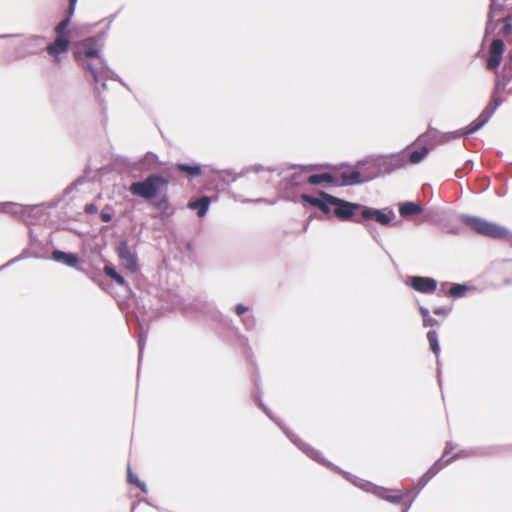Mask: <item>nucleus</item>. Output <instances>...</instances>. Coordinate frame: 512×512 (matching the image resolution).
<instances>
[{"label":"nucleus","mask_w":512,"mask_h":512,"mask_svg":"<svg viewBox=\"0 0 512 512\" xmlns=\"http://www.w3.org/2000/svg\"><path fill=\"white\" fill-rule=\"evenodd\" d=\"M473 169V161L467 160L463 164L461 168L456 169L455 175L458 178H462L466 173L470 172Z\"/></svg>","instance_id":"48"},{"label":"nucleus","mask_w":512,"mask_h":512,"mask_svg":"<svg viewBox=\"0 0 512 512\" xmlns=\"http://www.w3.org/2000/svg\"><path fill=\"white\" fill-rule=\"evenodd\" d=\"M55 39L71 45V31L55 32Z\"/></svg>","instance_id":"54"},{"label":"nucleus","mask_w":512,"mask_h":512,"mask_svg":"<svg viewBox=\"0 0 512 512\" xmlns=\"http://www.w3.org/2000/svg\"><path fill=\"white\" fill-rule=\"evenodd\" d=\"M97 59H99L101 65H102V68L105 70V72H108L111 74V71H113V70L109 67L107 60L105 59V57L103 56L102 53L100 54V57H98Z\"/></svg>","instance_id":"63"},{"label":"nucleus","mask_w":512,"mask_h":512,"mask_svg":"<svg viewBox=\"0 0 512 512\" xmlns=\"http://www.w3.org/2000/svg\"><path fill=\"white\" fill-rule=\"evenodd\" d=\"M406 284L416 292L432 294L437 290L438 282L429 276L415 275L409 277Z\"/></svg>","instance_id":"16"},{"label":"nucleus","mask_w":512,"mask_h":512,"mask_svg":"<svg viewBox=\"0 0 512 512\" xmlns=\"http://www.w3.org/2000/svg\"><path fill=\"white\" fill-rule=\"evenodd\" d=\"M70 49V45L62 42L60 39L57 40L54 38L53 42L47 45L46 51L47 53L53 57L55 62L60 61V55L67 53Z\"/></svg>","instance_id":"28"},{"label":"nucleus","mask_w":512,"mask_h":512,"mask_svg":"<svg viewBox=\"0 0 512 512\" xmlns=\"http://www.w3.org/2000/svg\"><path fill=\"white\" fill-rule=\"evenodd\" d=\"M115 161L124 165L131 171H139L141 173L156 170L159 164L158 156L151 151H148L144 156L135 160L117 155Z\"/></svg>","instance_id":"10"},{"label":"nucleus","mask_w":512,"mask_h":512,"mask_svg":"<svg viewBox=\"0 0 512 512\" xmlns=\"http://www.w3.org/2000/svg\"><path fill=\"white\" fill-rule=\"evenodd\" d=\"M364 227L366 228L370 236L373 238V240L383 248L382 241L377 228L372 226L371 224H367V226Z\"/></svg>","instance_id":"49"},{"label":"nucleus","mask_w":512,"mask_h":512,"mask_svg":"<svg viewBox=\"0 0 512 512\" xmlns=\"http://www.w3.org/2000/svg\"><path fill=\"white\" fill-rule=\"evenodd\" d=\"M490 120V117L481 111V113L478 115L476 119H474L470 124H468L466 128V134L471 135L478 130H480L482 127H484Z\"/></svg>","instance_id":"30"},{"label":"nucleus","mask_w":512,"mask_h":512,"mask_svg":"<svg viewBox=\"0 0 512 512\" xmlns=\"http://www.w3.org/2000/svg\"><path fill=\"white\" fill-rule=\"evenodd\" d=\"M422 322L424 327H435L440 325V322L431 315L422 320Z\"/></svg>","instance_id":"59"},{"label":"nucleus","mask_w":512,"mask_h":512,"mask_svg":"<svg viewBox=\"0 0 512 512\" xmlns=\"http://www.w3.org/2000/svg\"><path fill=\"white\" fill-rule=\"evenodd\" d=\"M300 167H301L302 172H307V171H312V170L322 168V167H330V165L329 164H309V165L300 166Z\"/></svg>","instance_id":"60"},{"label":"nucleus","mask_w":512,"mask_h":512,"mask_svg":"<svg viewBox=\"0 0 512 512\" xmlns=\"http://www.w3.org/2000/svg\"><path fill=\"white\" fill-rule=\"evenodd\" d=\"M467 136H469V135L466 134V128L464 127V128H461V129H458L455 131L442 132V135H440L439 141H440V143H446L453 139H459V138L467 137Z\"/></svg>","instance_id":"39"},{"label":"nucleus","mask_w":512,"mask_h":512,"mask_svg":"<svg viewBox=\"0 0 512 512\" xmlns=\"http://www.w3.org/2000/svg\"><path fill=\"white\" fill-rule=\"evenodd\" d=\"M49 245L53 246L52 238H50L47 243H43L38 239L36 235H34L32 229H30L29 247L25 248L19 256L9 260L7 263L2 265L0 270L28 257H33L36 259H50L51 256H49Z\"/></svg>","instance_id":"9"},{"label":"nucleus","mask_w":512,"mask_h":512,"mask_svg":"<svg viewBox=\"0 0 512 512\" xmlns=\"http://www.w3.org/2000/svg\"><path fill=\"white\" fill-rule=\"evenodd\" d=\"M84 211L87 214H95L98 212V207L95 203H87L84 207Z\"/></svg>","instance_id":"61"},{"label":"nucleus","mask_w":512,"mask_h":512,"mask_svg":"<svg viewBox=\"0 0 512 512\" xmlns=\"http://www.w3.org/2000/svg\"><path fill=\"white\" fill-rule=\"evenodd\" d=\"M470 456H473L472 448L460 450L459 452L455 453L452 457L448 458L447 460H450V463H451L453 460L464 458V457H470Z\"/></svg>","instance_id":"51"},{"label":"nucleus","mask_w":512,"mask_h":512,"mask_svg":"<svg viewBox=\"0 0 512 512\" xmlns=\"http://www.w3.org/2000/svg\"><path fill=\"white\" fill-rule=\"evenodd\" d=\"M116 252L122 266L130 273H136L139 270L138 255L136 252H132L128 241L122 239L119 241Z\"/></svg>","instance_id":"12"},{"label":"nucleus","mask_w":512,"mask_h":512,"mask_svg":"<svg viewBox=\"0 0 512 512\" xmlns=\"http://www.w3.org/2000/svg\"><path fill=\"white\" fill-rule=\"evenodd\" d=\"M175 169L182 174H185L188 178L193 179L202 174V165L199 163H175Z\"/></svg>","instance_id":"27"},{"label":"nucleus","mask_w":512,"mask_h":512,"mask_svg":"<svg viewBox=\"0 0 512 512\" xmlns=\"http://www.w3.org/2000/svg\"><path fill=\"white\" fill-rule=\"evenodd\" d=\"M489 11L487 15H494V17L505 9L504 3H499L497 0H490Z\"/></svg>","instance_id":"46"},{"label":"nucleus","mask_w":512,"mask_h":512,"mask_svg":"<svg viewBox=\"0 0 512 512\" xmlns=\"http://www.w3.org/2000/svg\"><path fill=\"white\" fill-rule=\"evenodd\" d=\"M508 82L509 78L505 76L502 78L497 77L492 93L495 95H500L505 90Z\"/></svg>","instance_id":"43"},{"label":"nucleus","mask_w":512,"mask_h":512,"mask_svg":"<svg viewBox=\"0 0 512 512\" xmlns=\"http://www.w3.org/2000/svg\"><path fill=\"white\" fill-rule=\"evenodd\" d=\"M83 69L90 72L94 84H98V82L101 80L102 75L101 73L95 68V66L87 61L85 58H82L81 61H76Z\"/></svg>","instance_id":"37"},{"label":"nucleus","mask_w":512,"mask_h":512,"mask_svg":"<svg viewBox=\"0 0 512 512\" xmlns=\"http://www.w3.org/2000/svg\"><path fill=\"white\" fill-rule=\"evenodd\" d=\"M416 491L415 493L412 495V497L405 501V499L400 503L401 504V512H409L413 502L415 501L417 495L419 494L418 492V488H415Z\"/></svg>","instance_id":"50"},{"label":"nucleus","mask_w":512,"mask_h":512,"mask_svg":"<svg viewBox=\"0 0 512 512\" xmlns=\"http://www.w3.org/2000/svg\"><path fill=\"white\" fill-rule=\"evenodd\" d=\"M241 321L247 331H252L256 327V319L253 314H247L241 317Z\"/></svg>","instance_id":"44"},{"label":"nucleus","mask_w":512,"mask_h":512,"mask_svg":"<svg viewBox=\"0 0 512 512\" xmlns=\"http://www.w3.org/2000/svg\"><path fill=\"white\" fill-rule=\"evenodd\" d=\"M169 183V178L158 173H150L144 179L132 182L129 192L135 197L152 201L167 190Z\"/></svg>","instance_id":"4"},{"label":"nucleus","mask_w":512,"mask_h":512,"mask_svg":"<svg viewBox=\"0 0 512 512\" xmlns=\"http://www.w3.org/2000/svg\"><path fill=\"white\" fill-rule=\"evenodd\" d=\"M351 480L348 478H344L346 481L353 484L355 487L361 489L364 492L373 494L380 499H383L392 504H400L408 495L413 494L414 488H409L406 490L401 489H389L383 486H379L374 484L371 481L362 479L354 474Z\"/></svg>","instance_id":"5"},{"label":"nucleus","mask_w":512,"mask_h":512,"mask_svg":"<svg viewBox=\"0 0 512 512\" xmlns=\"http://www.w3.org/2000/svg\"><path fill=\"white\" fill-rule=\"evenodd\" d=\"M377 164V155H372L357 161L356 165L354 166L347 162L341 163L340 168H347V180L345 183L349 184V186H354L372 181L376 178H380L381 173Z\"/></svg>","instance_id":"3"},{"label":"nucleus","mask_w":512,"mask_h":512,"mask_svg":"<svg viewBox=\"0 0 512 512\" xmlns=\"http://www.w3.org/2000/svg\"><path fill=\"white\" fill-rule=\"evenodd\" d=\"M426 336L429 343V349L433 354H435L436 362L439 364V354L441 351V347L439 343L438 333L436 330H429Z\"/></svg>","instance_id":"33"},{"label":"nucleus","mask_w":512,"mask_h":512,"mask_svg":"<svg viewBox=\"0 0 512 512\" xmlns=\"http://www.w3.org/2000/svg\"><path fill=\"white\" fill-rule=\"evenodd\" d=\"M271 421H273L286 435V437L299 449L301 450L306 456H308L310 459L314 460L315 462L323 465L324 467L338 473L343 478L352 479L354 478L352 476V473L349 471H346L339 467L338 465L334 464L333 462L325 459L322 456V453L312 447L311 445L305 443L300 437H298L292 430H290L288 427H286L282 421L276 417L273 412L268 408V410L262 411Z\"/></svg>","instance_id":"1"},{"label":"nucleus","mask_w":512,"mask_h":512,"mask_svg":"<svg viewBox=\"0 0 512 512\" xmlns=\"http://www.w3.org/2000/svg\"><path fill=\"white\" fill-rule=\"evenodd\" d=\"M127 482L131 485L140 483L139 477L132 472L130 465L127 467Z\"/></svg>","instance_id":"56"},{"label":"nucleus","mask_w":512,"mask_h":512,"mask_svg":"<svg viewBox=\"0 0 512 512\" xmlns=\"http://www.w3.org/2000/svg\"><path fill=\"white\" fill-rule=\"evenodd\" d=\"M505 42L503 39L494 37L489 45V56L486 60V68L498 75V69L501 65L505 52Z\"/></svg>","instance_id":"13"},{"label":"nucleus","mask_w":512,"mask_h":512,"mask_svg":"<svg viewBox=\"0 0 512 512\" xmlns=\"http://www.w3.org/2000/svg\"><path fill=\"white\" fill-rule=\"evenodd\" d=\"M97 59H99L101 65H102V68L105 70V72H108L111 74V71H113V70L109 67L107 60L105 59V57L103 56L102 53L100 54V57H98Z\"/></svg>","instance_id":"64"},{"label":"nucleus","mask_w":512,"mask_h":512,"mask_svg":"<svg viewBox=\"0 0 512 512\" xmlns=\"http://www.w3.org/2000/svg\"><path fill=\"white\" fill-rule=\"evenodd\" d=\"M71 22L61 19L54 27V32H64V31H70L69 26Z\"/></svg>","instance_id":"55"},{"label":"nucleus","mask_w":512,"mask_h":512,"mask_svg":"<svg viewBox=\"0 0 512 512\" xmlns=\"http://www.w3.org/2000/svg\"><path fill=\"white\" fill-rule=\"evenodd\" d=\"M359 212L357 224L363 226L375 222L384 227H393L400 223V220H396V214L391 207L375 208L361 204Z\"/></svg>","instance_id":"7"},{"label":"nucleus","mask_w":512,"mask_h":512,"mask_svg":"<svg viewBox=\"0 0 512 512\" xmlns=\"http://www.w3.org/2000/svg\"><path fill=\"white\" fill-rule=\"evenodd\" d=\"M77 2H78V0H68V6L65 10L63 19L71 22L74 14H75Z\"/></svg>","instance_id":"45"},{"label":"nucleus","mask_w":512,"mask_h":512,"mask_svg":"<svg viewBox=\"0 0 512 512\" xmlns=\"http://www.w3.org/2000/svg\"><path fill=\"white\" fill-rule=\"evenodd\" d=\"M377 157V165L381 173V177L390 175L393 172L402 169L406 165L405 155L400 151L386 155H377Z\"/></svg>","instance_id":"11"},{"label":"nucleus","mask_w":512,"mask_h":512,"mask_svg":"<svg viewBox=\"0 0 512 512\" xmlns=\"http://www.w3.org/2000/svg\"><path fill=\"white\" fill-rule=\"evenodd\" d=\"M83 69L90 72L94 84H98V82L101 80L102 75L101 73L95 68V66L87 61L85 58H82L81 61H76Z\"/></svg>","instance_id":"38"},{"label":"nucleus","mask_w":512,"mask_h":512,"mask_svg":"<svg viewBox=\"0 0 512 512\" xmlns=\"http://www.w3.org/2000/svg\"><path fill=\"white\" fill-rule=\"evenodd\" d=\"M508 447H502V446H479V447H473L472 453L473 456H487V455H494L501 453L503 451H506Z\"/></svg>","instance_id":"32"},{"label":"nucleus","mask_w":512,"mask_h":512,"mask_svg":"<svg viewBox=\"0 0 512 512\" xmlns=\"http://www.w3.org/2000/svg\"><path fill=\"white\" fill-rule=\"evenodd\" d=\"M0 212L12 215H20L21 218L26 222V217H40V205L23 207L14 202H3L0 203Z\"/></svg>","instance_id":"14"},{"label":"nucleus","mask_w":512,"mask_h":512,"mask_svg":"<svg viewBox=\"0 0 512 512\" xmlns=\"http://www.w3.org/2000/svg\"><path fill=\"white\" fill-rule=\"evenodd\" d=\"M361 203L351 202L346 199L330 195L328 210L325 215L333 213V217L341 222L357 223Z\"/></svg>","instance_id":"8"},{"label":"nucleus","mask_w":512,"mask_h":512,"mask_svg":"<svg viewBox=\"0 0 512 512\" xmlns=\"http://www.w3.org/2000/svg\"><path fill=\"white\" fill-rule=\"evenodd\" d=\"M100 219L102 222H110L113 219V212L109 206H106L100 212Z\"/></svg>","instance_id":"52"},{"label":"nucleus","mask_w":512,"mask_h":512,"mask_svg":"<svg viewBox=\"0 0 512 512\" xmlns=\"http://www.w3.org/2000/svg\"><path fill=\"white\" fill-rule=\"evenodd\" d=\"M46 41L45 36L31 35L16 47V52L21 58L29 55H37L42 51V45Z\"/></svg>","instance_id":"15"},{"label":"nucleus","mask_w":512,"mask_h":512,"mask_svg":"<svg viewBox=\"0 0 512 512\" xmlns=\"http://www.w3.org/2000/svg\"><path fill=\"white\" fill-rule=\"evenodd\" d=\"M330 195L331 194L323 190H318L317 196L308 193H302L300 195V201L303 206L317 208L323 214H326V211L328 210V201Z\"/></svg>","instance_id":"17"},{"label":"nucleus","mask_w":512,"mask_h":512,"mask_svg":"<svg viewBox=\"0 0 512 512\" xmlns=\"http://www.w3.org/2000/svg\"><path fill=\"white\" fill-rule=\"evenodd\" d=\"M86 177L85 176H79L76 178L71 184H69L62 192L63 197L65 198L68 196L71 192H73L79 185L83 184L85 182Z\"/></svg>","instance_id":"42"},{"label":"nucleus","mask_w":512,"mask_h":512,"mask_svg":"<svg viewBox=\"0 0 512 512\" xmlns=\"http://www.w3.org/2000/svg\"><path fill=\"white\" fill-rule=\"evenodd\" d=\"M234 311L236 315H238L239 317H243L249 311V307L243 303H238L236 304Z\"/></svg>","instance_id":"58"},{"label":"nucleus","mask_w":512,"mask_h":512,"mask_svg":"<svg viewBox=\"0 0 512 512\" xmlns=\"http://www.w3.org/2000/svg\"><path fill=\"white\" fill-rule=\"evenodd\" d=\"M108 29H109V24L107 25L106 29L99 31L95 35H92V36L82 39V43L83 44L91 43V44L102 49L104 47V42L107 37Z\"/></svg>","instance_id":"36"},{"label":"nucleus","mask_w":512,"mask_h":512,"mask_svg":"<svg viewBox=\"0 0 512 512\" xmlns=\"http://www.w3.org/2000/svg\"><path fill=\"white\" fill-rule=\"evenodd\" d=\"M264 170L265 168L262 165L255 164L244 168L238 174L235 173L232 169L216 170L215 172L218 174L219 180H221L223 183L227 185H230L231 183L235 182L238 178L243 177L250 172L259 173Z\"/></svg>","instance_id":"19"},{"label":"nucleus","mask_w":512,"mask_h":512,"mask_svg":"<svg viewBox=\"0 0 512 512\" xmlns=\"http://www.w3.org/2000/svg\"><path fill=\"white\" fill-rule=\"evenodd\" d=\"M63 200H64V197H63V195L61 194L59 197H57V198H54V199L50 200V201L47 203V206H48L49 208H51V209H52V208H55V207H57V206H58V205H59Z\"/></svg>","instance_id":"62"},{"label":"nucleus","mask_w":512,"mask_h":512,"mask_svg":"<svg viewBox=\"0 0 512 512\" xmlns=\"http://www.w3.org/2000/svg\"><path fill=\"white\" fill-rule=\"evenodd\" d=\"M398 211L401 217L409 218L421 214L424 211V206L418 202L405 201L399 203Z\"/></svg>","instance_id":"24"},{"label":"nucleus","mask_w":512,"mask_h":512,"mask_svg":"<svg viewBox=\"0 0 512 512\" xmlns=\"http://www.w3.org/2000/svg\"><path fill=\"white\" fill-rule=\"evenodd\" d=\"M211 201V197L202 195L194 200H190L187 207L191 210H195L199 218H203L209 211Z\"/></svg>","instance_id":"23"},{"label":"nucleus","mask_w":512,"mask_h":512,"mask_svg":"<svg viewBox=\"0 0 512 512\" xmlns=\"http://www.w3.org/2000/svg\"><path fill=\"white\" fill-rule=\"evenodd\" d=\"M255 390L251 393V398L255 404L262 410H268V406L262 400V388L260 384V378L257 376L254 380Z\"/></svg>","instance_id":"35"},{"label":"nucleus","mask_w":512,"mask_h":512,"mask_svg":"<svg viewBox=\"0 0 512 512\" xmlns=\"http://www.w3.org/2000/svg\"><path fill=\"white\" fill-rule=\"evenodd\" d=\"M503 102L504 98L501 95H495L491 93L490 99L482 111L491 118L495 111L503 104Z\"/></svg>","instance_id":"34"},{"label":"nucleus","mask_w":512,"mask_h":512,"mask_svg":"<svg viewBox=\"0 0 512 512\" xmlns=\"http://www.w3.org/2000/svg\"><path fill=\"white\" fill-rule=\"evenodd\" d=\"M103 272L107 277L112 279L117 285L124 287L126 290H130L128 282L126 281L124 276L117 271L114 264H112L110 262L106 263L104 265Z\"/></svg>","instance_id":"29"},{"label":"nucleus","mask_w":512,"mask_h":512,"mask_svg":"<svg viewBox=\"0 0 512 512\" xmlns=\"http://www.w3.org/2000/svg\"><path fill=\"white\" fill-rule=\"evenodd\" d=\"M500 23H502L500 33L503 36H508L509 34L512 33V23H510L509 20L508 21H500Z\"/></svg>","instance_id":"57"},{"label":"nucleus","mask_w":512,"mask_h":512,"mask_svg":"<svg viewBox=\"0 0 512 512\" xmlns=\"http://www.w3.org/2000/svg\"><path fill=\"white\" fill-rule=\"evenodd\" d=\"M338 172V175H334L331 172H321L310 174L306 177V179L301 178L300 173H293L289 177L285 179L286 187H302L305 184H309L312 186L325 185L326 187H346L349 184L345 183L347 180L346 170H342L340 165L333 166Z\"/></svg>","instance_id":"2"},{"label":"nucleus","mask_w":512,"mask_h":512,"mask_svg":"<svg viewBox=\"0 0 512 512\" xmlns=\"http://www.w3.org/2000/svg\"><path fill=\"white\" fill-rule=\"evenodd\" d=\"M452 311L451 306H439L433 309V314L436 316H448Z\"/></svg>","instance_id":"53"},{"label":"nucleus","mask_w":512,"mask_h":512,"mask_svg":"<svg viewBox=\"0 0 512 512\" xmlns=\"http://www.w3.org/2000/svg\"><path fill=\"white\" fill-rule=\"evenodd\" d=\"M473 289H475L473 286L466 283H452L447 294L454 299H458L464 297L469 290Z\"/></svg>","instance_id":"31"},{"label":"nucleus","mask_w":512,"mask_h":512,"mask_svg":"<svg viewBox=\"0 0 512 512\" xmlns=\"http://www.w3.org/2000/svg\"><path fill=\"white\" fill-rule=\"evenodd\" d=\"M450 464V460H444V456H441L432 466L417 480L414 488H418L420 492L428 482L435 477L446 465Z\"/></svg>","instance_id":"22"},{"label":"nucleus","mask_w":512,"mask_h":512,"mask_svg":"<svg viewBox=\"0 0 512 512\" xmlns=\"http://www.w3.org/2000/svg\"><path fill=\"white\" fill-rule=\"evenodd\" d=\"M459 220L474 233L487 238L502 239L505 233H507L505 226L479 216L462 213L459 215Z\"/></svg>","instance_id":"6"},{"label":"nucleus","mask_w":512,"mask_h":512,"mask_svg":"<svg viewBox=\"0 0 512 512\" xmlns=\"http://www.w3.org/2000/svg\"><path fill=\"white\" fill-rule=\"evenodd\" d=\"M499 23H500L499 19L496 20L494 15H487V21H486V25H485V29H484V37L481 42V47L476 54L477 57H479V58L485 57L484 49H485V45H486V40H487L488 36L495 33Z\"/></svg>","instance_id":"25"},{"label":"nucleus","mask_w":512,"mask_h":512,"mask_svg":"<svg viewBox=\"0 0 512 512\" xmlns=\"http://www.w3.org/2000/svg\"><path fill=\"white\" fill-rule=\"evenodd\" d=\"M101 53V48L91 43L83 44L82 40L74 44V49L72 51L75 61H81L82 58H98Z\"/></svg>","instance_id":"20"},{"label":"nucleus","mask_w":512,"mask_h":512,"mask_svg":"<svg viewBox=\"0 0 512 512\" xmlns=\"http://www.w3.org/2000/svg\"><path fill=\"white\" fill-rule=\"evenodd\" d=\"M160 198H158L157 200H155L153 202V206L156 208V209H168L169 208V198H168V195L166 193L164 194H160Z\"/></svg>","instance_id":"47"},{"label":"nucleus","mask_w":512,"mask_h":512,"mask_svg":"<svg viewBox=\"0 0 512 512\" xmlns=\"http://www.w3.org/2000/svg\"><path fill=\"white\" fill-rule=\"evenodd\" d=\"M147 336H148V331H144L143 328L141 327V331L137 337L139 363L142 361V358H143V353H144V349H145L146 342H147Z\"/></svg>","instance_id":"40"},{"label":"nucleus","mask_w":512,"mask_h":512,"mask_svg":"<svg viewBox=\"0 0 512 512\" xmlns=\"http://www.w3.org/2000/svg\"><path fill=\"white\" fill-rule=\"evenodd\" d=\"M50 259L67 267L75 268L82 272L84 271L81 267V258L75 252L63 251L58 248H54Z\"/></svg>","instance_id":"18"},{"label":"nucleus","mask_w":512,"mask_h":512,"mask_svg":"<svg viewBox=\"0 0 512 512\" xmlns=\"http://www.w3.org/2000/svg\"><path fill=\"white\" fill-rule=\"evenodd\" d=\"M440 135H442V132L437 130L436 128H433L431 125L428 126V129L418 136V138L414 141V143H421L423 145L431 144V149L436 144H441L439 141Z\"/></svg>","instance_id":"26"},{"label":"nucleus","mask_w":512,"mask_h":512,"mask_svg":"<svg viewBox=\"0 0 512 512\" xmlns=\"http://www.w3.org/2000/svg\"><path fill=\"white\" fill-rule=\"evenodd\" d=\"M415 144L416 143L413 142L400 151L405 155L406 163L410 162L412 164H419L429 155L431 151L430 146L423 144L420 147L413 148V145Z\"/></svg>","instance_id":"21"},{"label":"nucleus","mask_w":512,"mask_h":512,"mask_svg":"<svg viewBox=\"0 0 512 512\" xmlns=\"http://www.w3.org/2000/svg\"><path fill=\"white\" fill-rule=\"evenodd\" d=\"M441 231L450 235H459L461 233V228L458 224L452 222H445L441 226Z\"/></svg>","instance_id":"41"}]
</instances>
